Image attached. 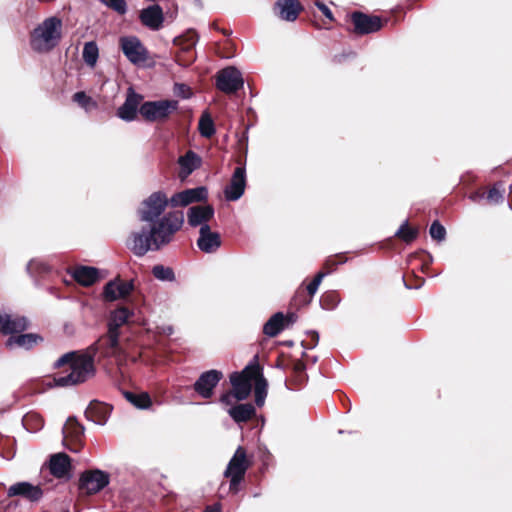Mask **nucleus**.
I'll return each mask as SVG.
<instances>
[{"mask_svg": "<svg viewBox=\"0 0 512 512\" xmlns=\"http://www.w3.org/2000/svg\"><path fill=\"white\" fill-rule=\"evenodd\" d=\"M170 203L163 191H156L143 200L138 210L139 219L151 223L148 229L143 227L140 231L132 232L127 247L138 257L149 251H158L171 243L174 235L181 230L184 224L183 211H170L160 216Z\"/></svg>", "mask_w": 512, "mask_h": 512, "instance_id": "nucleus-1", "label": "nucleus"}, {"mask_svg": "<svg viewBox=\"0 0 512 512\" xmlns=\"http://www.w3.org/2000/svg\"><path fill=\"white\" fill-rule=\"evenodd\" d=\"M68 364L70 372L54 378L56 386L66 387L83 383L94 376L95 367L93 355L90 353L76 354L68 352L62 355L54 364L56 368Z\"/></svg>", "mask_w": 512, "mask_h": 512, "instance_id": "nucleus-2", "label": "nucleus"}, {"mask_svg": "<svg viewBox=\"0 0 512 512\" xmlns=\"http://www.w3.org/2000/svg\"><path fill=\"white\" fill-rule=\"evenodd\" d=\"M62 37V21L56 16L40 23L31 34V46L37 52H47L55 48Z\"/></svg>", "mask_w": 512, "mask_h": 512, "instance_id": "nucleus-3", "label": "nucleus"}, {"mask_svg": "<svg viewBox=\"0 0 512 512\" xmlns=\"http://www.w3.org/2000/svg\"><path fill=\"white\" fill-rule=\"evenodd\" d=\"M99 359H113L118 366L125 363L127 353L120 342V333L107 330L88 349V352Z\"/></svg>", "mask_w": 512, "mask_h": 512, "instance_id": "nucleus-4", "label": "nucleus"}, {"mask_svg": "<svg viewBox=\"0 0 512 512\" xmlns=\"http://www.w3.org/2000/svg\"><path fill=\"white\" fill-rule=\"evenodd\" d=\"M179 102L174 99L145 101L139 108L142 118L151 123H165L178 110Z\"/></svg>", "mask_w": 512, "mask_h": 512, "instance_id": "nucleus-5", "label": "nucleus"}, {"mask_svg": "<svg viewBox=\"0 0 512 512\" xmlns=\"http://www.w3.org/2000/svg\"><path fill=\"white\" fill-rule=\"evenodd\" d=\"M249 466L246 451L239 446L224 471V476L230 479V490L234 493L238 492V486L244 479Z\"/></svg>", "mask_w": 512, "mask_h": 512, "instance_id": "nucleus-6", "label": "nucleus"}, {"mask_svg": "<svg viewBox=\"0 0 512 512\" xmlns=\"http://www.w3.org/2000/svg\"><path fill=\"white\" fill-rule=\"evenodd\" d=\"M260 370L259 365H248L241 372H234L230 375L232 391L236 395V400L242 401L248 398L251 393L252 385L256 379V373Z\"/></svg>", "mask_w": 512, "mask_h": 512, "instance_id": "nucleus-7", "label": "nucleus"}, {"mask_svg": "<svg viewBox=\"0 0 512 512\" xmlns=\"http://www.w3.org/2000/svg\"><path fill=\"white\" fill-rule=\"evenodd\" d=\"M243 85L241 72L233 66L220 70L216 75V87L226 94L237 92Z\"/></svg>", "mask_w": 512, "mask_h": 512, "instance_id": "nucleus-8", "label": "nucleus"}, {"mask_svg": "<svg viewBox=\"0 0 512 512\" xmlns=\"http://www.w3.org/2000/svg\"><path fill=\"white\" fill-rule=\"evenodd\" d=\"M120 47L125 57L134 65L144 63L148 58V51L136 36L120 38Z\"/></svg>", "mask_w": 512, "mask_h": 512, "instance_id": "nucleus-9", "label": "nucleus"}, {"mask_svg": "<svg viewBox=\"0 0 512 512\" xmlns=\"http://www.w3.org/2000/svg\"><path fill=\"white\" fill-rule=\"evenodd\" d=\"M63 445L73 453L80 452L84 427L74 417H69L62 429Z\"/></svg>", "mask_w": 512, "mask_h": 512, "instance_id": "nucleus-10", "label": "nucleus"}, {"mask_svg": "<svg viewBox=\"0 0 512 512\" xmlns=\"http://www.w3.org/2000/svg\"><path fill=\"white\" fill-rule=\"evenodd\" d=\"M110 482L107 472L95 469L84 472L80 477V489L87 494H95L104 489Z\"/></svg>", "mask_w": 512, "mask_h": 512, "instance_id": "nucleus-11", "label": "nucleus"}, {"mask_svg": "<svg viewBox=\"0 0 512 512\" xmlns=\"http://www.w3.org/2000/svg\"><path fill=\"white\" fill-rule=\"evenodd\" d=\"M223 378V373L216 369H211L200 374L193 384L195 392L204 399H209L214 394V389Z\"/></svg>", "mask_w": 512, "mask_h": 512, "instance_id": "nucleus-12", "label": "nucleus"}, {"mask_svg": "<svg viewBox=\"0 0 512 512\" xmlns=\"http://www.w3.org/2000/svg\"><path fill=\"white\" fill-rule=\"evenodd\" d=\"M143 96L130 87L124 103L117 109L116 115L123 121L132 122L136 119Z\"/></svg>", "mask_w": 512, "mask_h": 512, "instance_id": "nucleus-13", "label": "nucleus"}, {"mask_svg": "<svg viewBox=\"0 0 512 512\" xmlns=\"http://www.w3.org/2000/svg\"><path fill=\"white\" fill-rule=\"evenodd\" d=\"M351 20L354 25V31L361 35L377 32L382 27L380 17L370 16L362 12H353Z\"/></svg>", "mask_w": 512, "mask_h": 512, "instance_id": "nucleus-14", "label": "nucleus"}, {"mask_svg": "<svg viewBox=\"0 0 512 512\" xmlns=\"http://www.w3.org/2000/svg\"><path fill=\"white\" fill-rule=\"evenodd\" d=\"M208 197V190L204 186L186 189L181 192L175 193L170 198V204L173 207H185L194 202L206 200Z\"/></svg>", "mask_w": 512, "mask_h": 512, "instance_id": "nucleus-15", "label": "nucleus"}, {"mask_svg": "<svg viewBox=\"0 0 512 512\" xmlns=\"http://www.w3.org/2000/svg\"><path fill=\"white\" fill-rule=\"evenodd\" d=\"M246 187V170L244 167H236L229 185L224 189V195L228 201H237L244 194Z\"/></svg>", "mask_w": 512, "mask_h": 512, "instance_id": "nucleus-16", "label": "nucleus"}, {"mask_svg": "<svg viewBox=\"0 0 512 512\" xmlns=\"http://www.w3.org/2000/svg\"><path fill=\"white\" fill-rule=\"evenodd\" d=\"M222 244L221 236L218 232L212 231L209 225L200 227L199 237L197 239L198 248L206 253H215Z\"/></svg>", "mask_w": 512, "mask_h": 512, "instance_id": "nucleus-17", "label": "nucleus"}, {"mask_svg": "<svg viewBox=\"0 0 512 512\" xmlns=\"http://www.w3.org/2000/svg\"><path fill=\"white\" fill-rule=\"evenodd\" d=\"M134 289L132 281L111 280L105 284L103 297L112 302L127 297Z\"/></svg>", "mask_w": 512, "mask_h": 512, "instance_id": "nucleus-18", "label": "nucleus"}, {"mask_svg": "<svg viewBox=\"0 0 512 512\" xmlns=\"http://www.w3.org/2000/svg\"><path fill=\"white\" fill-rule=\"evenodd\" d=\"M139 18L145 27L152 31H158L164 22L163 9L158 4L150 5L140 11Z\"/></svg>", "mask_w": 512, "mask_h": 512, "instance_id": "nucleus-19", "label": "nucleus"}, {"mask_svg": "<svg viewBox=\"0 0 512 512\" xmlns=\"http://www.w3.org/2000/svg\"><path fill=\"white\" fill-rule=\"evenodd\" d=\"M28 324L26 317L0 313V332L4 335L21 333L28 328Z\"/></svg>", "mask_w": 512, "mask_h": 512, "instance_id": "nucleus-20", "label": "nucleus"}, {"mask_svg": "<svg viewBox=\"0 0 512 512\" xmlns=\"http://www.w3.org/2000/svg\"><path fill=\"white\" fill-rule=\"evenodd\" d=\"M214 216V208L211 205H197L188 209L187 219L191 227H203L209 225L208 222Z\"/></svg>", "mask_w": 512, "mask_h": 512, "instance_id": "nucleus-21", "label": "nucleus"}, {"mask_svg": "<svg viewBox=\"0 0 512 512\" xmlns=\"http://www.w3.org/2000/svg\"><path fill=\"white\" fill-rule=\"evenodd\" d=\"M23 496L30 501H38L43 493L40 487L34 486L30 484L29 482H18L16 484H13L8 489V496Z\"/></svg>", "mask_w": 512, "mask_h": 512, "instance_id": "nucleus-22", "label": "nucleus"}, {"mask_svg": "<svg viewBox=\"0 0 512 512\" xmlns=\"http://www.w3.org/2000/svg\"><path fill=\"white\" fill-rule=\"evenodd\" d=\"M275 13L285 21H295L301 10L298 0H278L275 3Z\"/></svg>", "mask_w": 512, "mask_h": 512, "instance_id": "nucleus-23", "label": "nucleus"}, {"mask_svg": "<svg viewBox=\"0 0 512 512\" xmlns=\"http://www.w3.org/2000/svg\"><path fill=\"white\" fill-rule=\"evenodd\" d=\"M73 279L82 286H91L99 280V270L90 266H78L70 272Z\"/></svg>", "mask_w": 512, "mask_h": 512, "instance_id": "nucleus-24", "label": "nucleus"}, {"mask_svg": "<svg viewBox=\"0 0 512 512\" xmlns=\"http://www.w3.org/2000/svg\"><path fill=\"white\" fill-rule=\"evenodd\" d=\"M132 316L133 312L130 309L124 306L116 308L110 312L107 321V330L120 333V328L125 325Z\"/></svg>", "mask_w": 512, "mask_h": 512, "instance_id": "nucleus-25", "label": "nucleus"}, {"mask_svg": "<svg viewBox=\"0 0 512 512\" xmlns=\"http://www.w3.org/2000/svg\"><path fill=\"white\" fill-rule=\"evenodd\" d=\"M178 164L180 166L179 176L184 179L201 165V158L192 150L187 151L183 156L179 157Z\"/></svg>", "mask_w": 512, "mask_h": 512, "instance_id": "nucleus-26", "label": "nucleus"}, {"mask_svg": "<svg viewBox=\"0 0 512 512\" xmlns=\"http://www.w3.org/2000/svg\"><path fill=\"white\" fill-rule=\"evenodd\" d=\"M50 472L57 478H63L68 475L71 464L70 458L65 453H57L50 458Z\"/></svg>", "mask_w": 512, "mask_h": 512, "instance_id": "nucleus-27", "label": "nucleus"}, {"mask_svg": "<svg viewBox=\"0 0 512 512\" xmlns=\"http://www.w3.org/2000/svg\"><path fill=\"white\" fill-rule=\"evenodd\" d=\"M229 416L236 422L242 423L250 420L256 413L255 407L250 403L237 404L227 410Z\"/></svg>", "mask_w": 512, "mask_h": 512, "instance_id": "nucleus-28", "label": "nucleus"}, {"mask_svg": "<svg viewBox=\"0 0 512 512\" xmlns=\"http://www.w3.org/2000/svg\"><path fill=\"white\" fill-rule=\"evenodd\" d=\"M108 413V406L100 403H91L85 411V416L97 425H104L107 421Z\"/></svg>", "mask_w": 512, "mask_h": 512, "instance_id": "nucleus-29", "label": "nucleus"}, {"mask_svg": "<svg viewBox=\"0 0 512 512\" xmlns=\"http://www.w3.org/2000/svg\"><path fill=\"white\" fill-rule=\"evenodd\" d=\"M285 328V316L277 312L264 324L263 333L268 337H275Z\"/></svg>", "mask_w": 512, "mask_h": 512, "instance_id": "nucleus-30", "label": "nucleus"}, {"mask_svg": "<svg viewBox=\"0 0 512 512\" xmlns=\"http://www.w3.org/2000/svg\"><path fill=\"white\" fill-rule=\"evenodd\" d=\"M254 373H256V379L253 383L255 403L258 407H262L265 403V399L267 396L268 382L263 376L261 369L259 371H257V369H254Z\"/></svg>", "mask_w": 512, "mask_h": 512, "instance_id": "nucleus-31", "label": "nucleus"}, {"mask_svg": "<svg viewBox=\"0 0 512 512\" xmlns=\"http://www.w3.org/2000/svg\"><path fill=\"white\" fill-rule=\"evenodd\" d=\"M37 341V336L35 334H20L18 336H10L6 341V346L8 348L24 347L26 349L31 348Z\"/></svg>", "mask_w": 512, "mask_h": 512, "instance_id": "nucleus-32", "label": "nucleus"}, {"mask_svg": "<svg viewBox=\"0 0 512 512\" xmlns=\"http://www.w3.org/2000/svg\"><path fill=\"white\" fill-rule=\"evenodd\" d=\"M82 58L87 66L94 68L99 58V48L95 41H89L84 44Z\"/></svg>", "mask_w": 512, "mask_h": 512, "instance_id": "nucleus-33", "label": "nucleus"}, {"mask_svg": "<svg viewBox=\"0 0 512 512\" xmlns=\"http://www.w3.org/2000/svg\"><path fill=\"white\" fill-rule=\"evenodd\" d=\"M124 396L133 406L139 409H148L152 404L151 398L146 392L134 393L126 391Z\"/></svg>", "mask_w": 512, "mask_h": 512, "instance_id": "nucleus-34", "label": "nucleus"}, {"mask_svg": "<svg viewBox=\"0 0 512 512\" xmlns=\"http://www.w3.org/2000/svg\"><path fill=\"white\" fill-rule=\"evenodd\" d=\"M198 130L205 138L212 137L216 132L213 119L207 111H204L199 119Z\"/></svg>", "mask_w": 512, "mask_h": 512, "instance_id": "nucleus-35", "label": "nucleus"}, {"mask_svg": "<svg viewBox=\"0 0 512 512\" xmlns=\"http://www.w3.org/2000/svg\"><path fill=\"white\" fill-rule=\"evenodd\" d=\"M27 272L31 276H39L50 272V266L41 259H32L27 264Z\"/></svg>", "mask_w": 512, "mask_h": 512, "instance_id": "nucleus-36", "label": "nucleus"}, {"mask_svg": "<svg viewBox=\"0 0 512 512\" xmlns=\"http://www.w3.org/2000/svg\"><path fill=\"white\" fill-rule=\"evenodd\" d=\"M153 276L160 281H175V273L172 268L158 264L152 268Z\"/></svg>", "mask_w": 512, "mask_h": 512, "instance_id": "nucleus-37", "label": "nucleus"}, {"mask_svg": "<svg viewBox=\"0 0 512 512\" xmlns=\"http://www.w3.org/2000/svg\"><path fill=\"white\" fill-rule=\"evenodd\" d=\"M418 235V229L410 228L408 226V221H404L399 229L396 231L395 236L399 237L406 243H411L416 239Z\"/></svg>", "mask_w": 512, "mask_h": 512, "instance_id": "nucleus-38", "label": "nucleus"}, {"mask_svg": "<svg viewBox=\"0 0 512 512\" xmlns=\"http://www.w3.org/2000/svg\"><path fill=\"white\" fill-rule=\"evenodd\" d=\"M330 272H331V270H329L327 272H322V271L318 272L316 274V276L314 277V279L307 285L306 289H307L308 294L310 295V298H312L316 294L323 278L326 275H328ZM310 301H311V299H309L306 303H309Z\"/></svg>", "mask_w": 512, "mask_h": 512, "instance_id": "nucleus-39", "label": "nucleus"}, {"mask_svg": "<svg viewBox=\"0 0 512 512\" xmlns=\"http://www.w3.org/2000/svg\"><path fill=\"white\" fill-rule=\"evenodd\" d=\"M73 100L86 110H88L90 107L96 106V103L93 101V99L84 91L76 92L73 95Z\"/></svg>", "mask_w": 512, "mask_h": 512, "instance_id": "nucleus-40", "label": "nucleus"}, {"mask_svg": "<svg viewBox=\"0 0 512 512\" xmlns=\"http://www.w3.org/2000/svg\"><path fill=\"white\" fill-rule=\"evenodd\" d=\"M429 234L433 239L441 242L445 240L446 229L439 221H434L430 226Z\"/></svg>", "mask_w": 512, "mask_h": 512, "instance_id": "nucleus-41", "label": "nucleus"}, {"mask_svg": "<svg viewBox=\"0 0 512 512\" xmlns=\"http://www.w3.org/2000/svg\"><path fill=\"white\" fill-rule=\"evenodd\" d=\"M104 5L118 12L125 14L127 11V4L125 0H100Z\"/></svg>", "mask_w": 512, "mask_h": 512, "instance_id": "nucleus-42", "label": "nucleus"}, {"mask_svg": "<svg viewBox=\"0 0 512 512\" xmlns=\"http://www.w3.org/2000/svg\"><path fill=\"white\" fill-rule=\"evenodd\" d=\"M174 94L183 99H189L192 96L191 89L183 83H176L174 85Z\"/></svg>", "mask_w": 512, "mask_h": 512, "instance_id": "nucleus-43", "label": "nucleus"}, {"mask_svg": "<svg viewBox=\"0 0 512 512\" xmlns=\"http://www.w3.org/2000/svg\"><path fill=\"white\" fill-rule=\"evenodd\" d=\"M503 199V194L502 192L496 187L494 186L493 188H491L489 191H488V194H487V200L491 203H499L501 202Z\"/></svg>", "mask_w": 512, "mask_h": 512, "instance_id": "nucleus-44", "label": "nucleus"}, {"mask_svg": "<svg viewBox=\"0 0 512 512\" xmlns=\"http://www.w3.org/2000/svg\"><path fill=\"white\" fill-rule=\"evenodd\" d=\"M235 399H236L235 393L233 391H230V392H226V393L222 394L219 401L221 404H223L225 406L232 407Z\"/></svg>", "mask_w": 512, "mask_h": 512, "instance_id": "nucleus-45", "label": "nucleus"}, {"mask_svg": "<svg viewBox=\"0 0 512 512\" xmlns=\"http://www.w3.org/2000/svg\"><path fill=\"white\" fill-rule=\"evenodd\" d=\"M316 5L328 19H333L331 10L324 3L317 2Z\"/></svg>", "mask_w": 512, "mask_h": 512, "instance_id": "nucleus-46", "label": "nucleus"}, {"mask_svg": "<svg viewBox=\"0 0 512 512\" xmlns=\"http://www.w3.org/2000/svg\"><path fill=\"white\" fill-rule=\"evenodd\" d=\"M297 320V316L294 313H290L285 317V327L295 323Z\"/></svg>", "mask_w": 512, "mask_h": 512, "instance_id": "nucleus-47", "label": "nucleus"}, {"mask_svg": "<svg viewBox=\"0 0 512 512\" xmlns=\"http://www.w3.org/2000/svg\"><path fill=\"white\" fill-rule=\"evenodd\" d=\"M204 512H221L218 506L208 507Z\"/></svg>", "mask_w": 512, "mask_h": 512, "instance_id": "nucleus-48", "label": "nucleus"}, {"mask_svg": "<svg viewBox=\"0 0 512 512\" xmlns=\"http://www.w3.org/2000/svg\"><path fill=\"white\" fill-rule=\"evenodd\" d=\"M330 265H335V263H332L331 260H327L326 263H325V266L326 267H330Z\"/></svg>", "mask_w": 512, "mask_h": 512, "instance_id": "nucleus-49", "label": "nucleus"}, {"mask_svg": "<svg viewBox=\"0 0 512 512\" xmlns=\"http://www.w3.org/2000/svg\"><path fill=\"white\" fill-rule=\"evenodd\" d=\"M34 417L33 415H27L25 420L28 421L30 418Z\"/></svg>", "mask_w": 512, "mask_h": 512, "instance_id": "nucleus-50", "label": "nucleus"}, {"mask_svg": "<svg viewBox=\"0 0 512 512\" xmlns=\"http://www.w3.org/2000/svg\"><path fill=\"white\" fill-rule=\"evenodd\" d=\"M167 333H168V334H171V333H172V328H171V327H169V328H168Z\"/></svg>", "mask_w": 512, "mask_h": 512, "instance_id": "nucleus-51", "label": "nucleus"}, {"mask_svg": "<svg viewBox=\"0 0 512 512\" xmlns=\"http://www.w3.org/2000/svg\"><path fill=\"white\" fill-rule=\"evenodd\" d=\"M313 335L315 336L316 339H318V334L316 332H313Z\"/></svg>", "mask_w": 512, "mask_h": 512, "instance_id": "nucleus-52", "label": "nucleus"}, {"mask_svg": "<svg viewBox=\"0 0 512 512\" xmlns=\"http://www.w3.org/2000/svg\"><path fill=\"white\" fill-rule=\"evenodd\" d=\"M477 197V195L470 196V199L474 200Z\"/></svg>", "mask_w": 512, "mask_h": 512, "instance_id": "nucleus-53", "label": "nucleus"}, {"mask_svg": "<svg viewBox=\"0 0 512 512\" xmlns=\"http://www.w3.org/2000/svg\"><path fill=\"white\" fill-rule=\"evenodd\" d=\"M510 194H512V185L510 186Z\"/></svg>", "mask_w": 512, "mask_h": 512, "instance_id": "nucleus-54", "label": "nucleus"}, {"mask_svg": "<svg viewBox=\"0 0 512 512\" xmlns=\"http://www.w3.org/2000/svg\"><path fill=\"white\" fill-rule=\"evenodd\" d=\"M510 208L512 209V205H510Z\"/></svg>", "mask_w": 512, "mask_h": 512, "instance_id": "nucleus-55", "label": "nucleus"}]
</instances>
